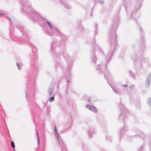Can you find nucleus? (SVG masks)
I'll return each mask as SVG.
<instances>
[{"label":"nucleus","mask_w":151,"mask_h":151,"mask_svg":"<svg viewBox=\"0 0 151 151\" xmlns=\"http://www.w3.org/2000/svg\"><path fill=\"white\" fill-rule=\"evenodd\" d=\"M33 15L35 19H38L45 23H47L46 17L43 15H40L36 12H33Z\"/></svg>","instance_id":"nucleus-1"},{"label":"nucleus","mask_w":151,"mask_h":151,"mask_svg":"<svg viewBox=\"0 0 151 151\" xmlns=\"http://www.w3.org/2000/svg\"><path fill=\"white\" fill-rule=\"evenodd\" d=\"M86 107L92 111L94 112H96L97 111L96 109L93 106H92L90 105H87L86 106Z\"/></svg>","instance_id":"nucleus-2"},{"label":"nucleus","mask_w":151,"mask_h":151,"mask_svg":"<svg viewBox=\"0 0 151 151\" xmlns=\"http://www.w3.org/2000/svg\"><path fill=\"white\" fill-rule=\"evenodd\" d=\"M17 65L18 69L19 70L22 67V64L21 63H17Z\"/></svg>","instance_id":"nucleus-3"},{"label":"nucleus","mask_w":151,"mask_h":151,"mask_svg":"<svg viewBox=\"0 0 151 151\" xmlns=\"http://www.w3.org/2000/svg\"><path fill=\"white\" fill-rule=\"evenodd\" d=\"M37 142H38V146H39V134H38V133L37 132Z\"/></svg>","instance_id":"nucleus-4"},{"label":"nucleus","mask_w":151,"mask_h":151,"mask_svg":"<svg viewBox=\"0 0 151 151\" xmlns=\"http://www.w3.org/2000/svg\"><path fill=\"white\" fill-rule=\"evenodd\" d=\"M11 144L12 147L13 148H14L15 147V145L14 142H13L11 141Z\"/></svg>","instance_id":"nucleus-5"},{"label":"nucleus","mask_w":151,"mask_h":151,"mask_svg":"<svg viewBox=\"0 0 151 151\" xmlns=\"http://www.w3.org/2000/svg\"><path fill=\"white\" fill-rule=\"evenodd\" d=\"M54 97H51L49 99V101H52L54 100Z\"/></svg>","instance_id":"nucleus-6"},{"label":"nucleus","mask_w":151,"mask_h":151,"mask_svg":"<svg viewBox=\"0 0 151 151\" xmlns=\"http://www.w3.org/2000/svg\"><path fill=\"white\" fill-rule=\"evenodd\" d=\"M48 24L49 25V26L51 28H52V25H51V24L48 22Z\"/></svg>","instance_id":"nucleus-7"},{"label":"nucleus","mask_w":151,"mask_h":151,"mask_svg":"<svg viewBox=\"0 0 151 151\" xmlns=\"http://www.w3.org/2000/svg\"><path fill=\"white\" fill-rule=\"evenodd\" d=\"M88 101L89 102H90V101L89 100H88Z\"/></svg>","instance_id":"nucleus-8"},{"label":"nucleus","mask_w":151,"mask_h":151,"mask_svg":"<svg viewBox=\"0 0 151 151\" xmlns=\"http://www.w3.org/2000/svg\"><path fill=\"white\" fill-rule=\"evenodd\" d=\"M27 94H26V97H27Z\"/></svg>","instance_id":"nucleus-9"}]
</instances>
